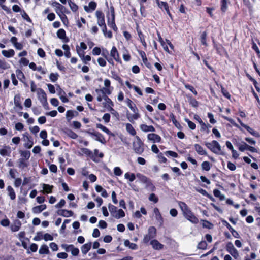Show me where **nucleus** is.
I'll return each instance as SVG.
<instances>
[{
    "label": "nucleus",
    "mask_w": 260,
    "mask_h": 260,
    "mask_svg": "<svg viewBox=\"0 0 260 260\" xmlns=\"http://www.w3.org/2000/svg\"><path fill=\"white\" fill-rule=\"evenodd\" d=\"M202 226L208 229H212L213 228V224L210 221L205 220H203Z\"/></svg>",
    "instance_id": "obj_59"
},
{
    "label": "nucleus",
    "mask_w": 260,
    "mask_h": 260,
    "mask_svg": "<svg viewBox=\"0 0 260 260\" xmlns=\"http://www.w3.org/2000/svg\"><path fill=\"white\" fill-rule=\"evenodd\" d=\"M46 208V205L45 204H42L34 207L32 208V212L34 213H39L45 210Z\"/></svg>",
    "instance_id": "obj_39"
},
{
    "label": "nucleus",
    "mask_w": 260,
    "mask_h": 260,
    "mask_svg": "<svg viewBox=\"0 0 260 260\" xmlns=\"http://www.w3.org/2000/svg\"><path fill=\"white\" fill-rule=\"evenodd\" d=\"M2 53L4 56L9 58L13 57L14 55L15 52L13 49H10L9 50H3L2 51Z\"/></svg>",
    "instance_id": "obj_42"
},
{
    "label": "nucleus",
    "mask_w": 260,
    "mask_h": 260,
    "mask_svg": "<svg viewBox=\"0 0 260 260\" xmlns=\"http://www.w3.org/2000/svg\"><path fill=\"white\" fill-rule=\"evenodd\" d=\"M37 96L39 100L41 103L43 102V101H45L46 99H47V95L44 91V90L39 88L37 89Z\"/></svg>",
    "instance_id": "obj_20"
},
{
    "label": "nucleus",
    "mask_w": 260,
    "mask_h": 260,
    "mask_svg": "<svg viewBox=\"0 0 260 260\" xmlns=\"http://www.w3.org/2000/svg\"><path fill=\"white\" fill-rule=\"evenodd\" d=\"M7 190L8 191V194L10 199L12 200H15L16 198V194L12 187L11 186H8L7 188Z\"/></svg>",
    "instance_id": "obj_44"
},
{
    "label": "nucleus",
    "mask_w": 260,
    "mask_h": 260,
    "mask_svg": "<svg viewBox=\"0 0 260 260\" xmlns=\"http://www.w3.org/2000/svg\"><path fill=\"white\" fill-rule=\"evenodd\" d=\"M96 6L97 4L96 2L94 1H91L89 3V7L87 6H84V9L86 12H90V9H91V11L95 10Z\"/></svg>",
    "instance_id": "obj_31"
},
{
    "label": "nucleus",
    "mask_w": 260,
    "mask_h": 260,
    "mask_svg": "<svg viewBox=\"0 0 260 260\" xmlns=\"http://www.w3.org/2000/svg\"><path fill=\"white\" fill-rule=\"evenodd\" d=\"M11 152L9 146H5L4 148L0 149V155L2 156H10Z\"/></svg>",
    "instance_id": "obj_26"
},
{
    "label": "nucleus",
    "mask_w": 260,
    "mask_h": 260,
    "mask_svg": "<svg viewBox=\"0 0 260 260\" xmlns=\"http://www.w3.org/2000/svg\"><path fill=\"white\" fill-rule=\"evenodd\" d=\"M126 102L127 106L134 113L131 117H128V119L129 121L132 122L133 119L135 120L138 119L140 117V115L139 113V110L136 105V104L129 98H127Z\"/></svg>",
    "instance_id": "obj_3"
},
{
    "label": "nucleus",
    "mask_w": 260,
    "mask_h": 260,
    "mask_svg": "<svg viewBox=\"0 0 260 260\" xmlns=\"http://www.w3.org/2000/svg\"><path fill=\"white\" fill-rule=\"evenodd\" d=\"M238 150L241 152H244L245 150H248L249 145L245 142L242 141L241 143H238L237 144Z\"/></svg>",
    "instance_id": "obj_38"
},
{
    "label": "nucleus",
    "mask_w": 260,
    "mask_h": 260,
    "mask_svg": "<svg viewBox=\"0 0 260 260\" xmlns=\"http://www.w3.org/2000/svg\"><path fill=\"white\" fill-rule=\"evenodd\" d=\"M246 76L250 81L252 82L256 91L258 92H260V88L258 86V83L256 81V80L255 79H254L253 77H252V76L248 73H246Z\"/></svg>",
    "instance_id": "obj_34"
},
{
    "label": "nucleus",
    "mask_w": 260,
    "mask_h": 260,
    "mask_svg": "<svg viewBox=\"0 0 260 260\" xmlns=\"http://www.w3.org/2000/svg\"><path fill=\"white\" fill-rule=\"evenodd\" d=\"M226 250L235 258H237L239 256L237 250L234 247L231 242H229L226 245Z\"/></svg>",
    "instance_id": "obj_9"
},
{
    "label": "nucleus",
    "mask_w": 260,
    "mask_h": 260,
    "mask_svg": "<svg viewBox=\"0 0 260 260\" xmlns=\"http://www.w3.org/2000/svg\"><path fill=\"white\" fill-rule=\"evenodd\" d=\"M157 6L161 11H165L171 20H173V15L170 12L169 4L167 2L161 1Z\"/></svg>",
    "instance_id": "obj_11"
},
{
    "label": "nucleus",
    "mask_w": 260,
    "mask_h": 260,
    "mask_svg": "<svg viewBox=\"0 0 260 260\" xmlns=\"http://www.w3.org/2000/svg\"><path fill=\"white\" fill-rule=\"evenodd\" d=\"M124 244L125 246L128 247L129 248L132 250H136L138 249V245L133 243H131L128 240H125L124 242Z\"/></svg>",
    "instance_id": "obj_43"
},
{
    "label": "nucleus",
    "mask_w": 260,
    "mask_h": 260,
    "mask_svg": "<svg viewBox=\"0 0 260 260\" xmlns=\"http://www.w3.org/2000/svg\"><path fill=\"white\" fill-rule=\"evenodd\" d=\"M96 127L97 128H99V129H101L104 132L106 133L107 135H113V134L112 133V132L108 128H107L106 126L103 125L101 123H96Z\"/></svg>",
    "instance_id": "obj_41"
},
{
    "label": "nucleus",
    "mask_w": 260,
    "mask_h": 260,
    "mask_svg": "<svg viewBox=\"0 0 260 260\" xmlns=\"http://www.w3.org/2000/svg\"><path fill=\"white\" fill-rule=\"evenodd\" d=\"M56 213L60 216L63 217H71L73 215V212L71 210L66 209H59L57 211Z\"/></svg>",
    "instance_id": "obj_18"
},
{
    "label": "nucleus",
    "mask_w": 260,
    "mask_h": 260,
    "mask_svg": "<svg viewBox=\"0 0 260 260\" xmlns=\"http://www.w3.org/2000/svg\"><path fill=\"white\" fill-rule=\"evenodd\" d=\"M140 129L144 132H154L155 128L152 125H147L145 124H142L140 125Z\"/></svg>",
    "instance_id": "obj_23"
},
{
    "label": "nucleus",
    "mask_w": 260,
    "mask_h": 260,
    "mask_svg": "<svg viewBox=\"0 0 260 260\" xmlns=\"http://www.w3.org/2000/svg\"><path fill=\"white\" fill-rule=\"evenodd\" d=\"M111 73L112 75L111 77L113 79L118 81L121 85H123V80L115 71H112Z\"/></svg>",
    "instance_id": "obj_40"
},
{
    "label": "nucleus",
    "mask_w": 260,
    "mask_h": 260,
    "mask_svg": "<svg viewBox=\"0 0 260 260\" xmlns=\"http://www.w3.org/2000/svg\"><path fill=\"white\" fill-rule=\"evenodd\" d=\"M208 244L206 241H200L197 246V248L199 249L205 250L207 248Z\"/></svg>",
    "instance_id": "obj_55"
},
{
    "label": "nucleus",
    "mask_w": 260,
    "mask_h": 260,
    "mask_svg": "<svg viewBox=\"0 0 260 260\" xmlns=\"http://www.w3.org/2000/svg\"><path fill=\"white\" fill-rule=\"evenodd\" d=\"M178 205L181 209L183 214L185 218H187L188 216L193 213L185 202L179 201Z\"/></svg>",
    "instance_id": "obj_8"
},
{
    "label": "nucleus",
    "mask_w": 260,
    "mask_h": 260,
    "mask_svg": "<svg viewBox=\"0 0 260 260\" xmlns=\"http://www.w3.org/2000/svg\"><path fill=\"white\" fill-rule=\"evenodd\" d=\"M64 248L66 251L69 252L71 251V253L73 256H77L79 253V249L75 247V246L72 244L69 245H65Z\"/></svg>",
    "instance_id": "obj_16"
},
{
    "label": "nucleus",
    "mask_w": 260,
    "mask_h": 260,
    "mask_svg": "<svg viewBox=\"0 0 260 260\" xmlns=\"http://www.w3.org/2000/svg\"><path fill=\"white\" fill-rule=\"evenodd\" d=\"M170 118L171 119L173 123L177 128L180 131L182 129L183 127L182 126L181 124L177 121V120L176 119L175 115L173 113H171L170 114Z\"/></svg>",
    "instance_id": "obj_24"
},
{
    "label": "nucleus",
    "mask_w": 260,
    "mask_h": 260,
    "mask_svg": "<svg viewBox=\"0 0 260 260\" xmlns=\"http://www.w3.org/2000/svg\"><path fill=\"white\" fill-rule=\"evenodd\" d=\"M157 158L159 163H166L167 161V158L164 156V154L162 152L158 153L157 155Z\"/></svg>",
    "instance_id": "obj_63"
},
{
    "label": "nucleus",
    "mask_w": 260,
    "mask_h": 260,
    "mask_svg": "<svg viewBox=\"0 0 260 260\" xmlns=\"http://www.w3.org/2000/svg\"><path fill=\"white\" fill-rule=\"evenodd\" d=\"M64 133L68 137L73 139H76L78 137L77 134L69 128L66 129Z\"/></svg>",
    "instance_id": "obj_28"
},
{
    "label": "nucleus",
    "mask_w": 260,
    "mask_h": 260,
    "mask_svg": "<svg viewBox=\"0 0 260 260\" xmlns=\"http://www.w3.org/2000/svg\"><path fill=\"white\" fill-rule=\"evenodd\" d=\"M100 27L102 28V32L105 37L109 39H111L113 37V34L112 31L110 30L107 31V28L106 24Z\"/></svg>",
    "instance_id": "obj_29"
},
{
    "label": "nucleus",
    "mask_w": 260,
    "mask_h": 260,
    "mask_svg": "<svg viewBox=\"0 0 260 260\" xmlns=\"http://www.w3.org/2000/svg\"><path fill=\"white\" fill-rule=\"evenodd\" d=\"M230 3L229 0H220V10L222 13H224L227 11Z\"/></svg>",
    "instance_id": "obj_22"
},
{
    "label": "nucleus",
    "mask_w": 260,
    "mask_h": 260,
    "mask_svg": "<svg viewBox=\"0 0 260 260\" xmlns=\"http://www.w3.org/2000/svg\"><path fill=\"white\" fill-rule=\"evenodd\" d=\"M21 225V222L19 220H17L11 225V230L12 232H17L19 231Z\"/></svg>",
    "instance_id": "obj_35"
},
{
    "label": "nucleus",
    "mask_w": 260,
    "mask_h": 260,
    "mask_svg": "<svg viewBox=\"0 0 260 260\" xmlns=\"http://www.w3.org/2000/svg\"><path fill=\"white\" fill-rule=\"evenodd\" d=\"M207 32L206 31L202 32L200 36V42L202 45L207 46Z\"/></svg>",
    "instance_id": "obj_36"
},
{
    "label": "nucleus",
    "mask_w": 260,
    "mask_h": 260,
    "mask_svg": "<svg viewBox=\"0 0 260 260\" xmlns=\"http://www.w3.org/2000/svg\"><path fill=\"white\" fill-rule=\"evenodd\" d=\"M125 215V212L124 211L120 209L118 211H117V213L114 215V217L117 219H119L120 218L124 217Z\"/></svg>",
    "instance_id": "obj_54"
},
{
    "label": "nucleus",
    "mask_w": 260,
    "mask_h": 260,
    "mask_svg": "<svg viewBox=\"0 0 260 260\" xmlns=\"http://www.w3.org/2000/svg\"><path fill=\"white\" fill-rule=\"evenodd\" d=\"M221 87V92L223 95L226 98L229 100H231V95L230 94V93L228 92V91L224 88V87L222 86H220Z\"/></svg>",
    "instance_id": "obj_56"
},
{
    "label": "nucleus",
    "mask_w": 260,
    "mask_h": 260,
    "mask_svg": "<svg viewBox=\"0 0 260 260\" xmlns=\"http://www.w3.org/2000/svg\"><path fill=\"white\" fill-rule=\"evenodd\" d=\"M178 205L181 209L183 214L185 218H187L188 216L193 213L185 202L179 201Z\"/></svg>",
    "instance_id": "obj_7"
},
{
    "label": "nucleus",
    "mask_w": 260,
    "mask_h": 260,
    "mask_svg": "<svg viewBox=\"0 0 260 260\" xmlns=\"http://www.w3.org/2000/svg\"><path fill=\"white\" fill-rule=\"evenodd\" d=\"M110 56L118 63H122L119 52L115 46H113L110 51Z\"/></svg>",
    "instance_id": "obj_13"
},
{
    "label": "nucleus",
    "mask_w": 260,
    "mask_h": 260,
    "mask_svg": "<svg viewBox=\"0 0 260 260\" xmlns=\"http://www.w3.org/2000/svg\"><path fill=\"white\" fill-rule=\"evenodd\" d=\"M91 242L87 243L83 245L81 247V251L83 254H86L91 248Z\"/></svg>",
    "instance_id": "obj_30"
},
{
    "label": "nucleus",
    "mask_w": 260,
    "mask_h": 260,
    "mask_svg": "<svg viewBox=\"0 0 260 260\" xmlns=\"http://www.w3.org/2000/svg\"><path fill=\"white\" fill-rule=\"evenodd\" d=\"M148 235L150 236L153 238L156 236V229L153 226H150L148 230Z\"/></svg>",
    "instance_id": "obj_48"
},
{
    "label": "nucleus",
    "mask_w": 260,
    "mask_h": 260,
    "mask_svg": "<svg viewBox=\"0 0 260 260\" xmlns=\"http://www.w3.org/2000/svg\"><path fill=\"white\" fill-rule=\"evenodd\" d=\"M184 120H185V122H186L187 123L188 127H189V128L190 129L194 130V129H196V124L194 122H193L192 121H190L188 118H185Z\"/></svg>",
    "instance_id": "obj_64"
},
{
    "label": "nucleus",
    "mask_w": 260,
    "mask_h": 260,
    "mask_svg": "<svg viewBox=\"0 0 260 260\" xmlns=\"http://www.w3.org/2000/svg\"><path fill=\"white\" fill-rule=\"evenodd\" d=\"M201 168L203 170L208 171L211 168V164L209 161H205L202 162Z\"/></svg>",
    "instance_id": "obj_50"
},
{
    "label": "nucleus",
    "mask_w": 260,
    "mask_h": 260,
    "mask_svg": "<svg viewBox=\"0 0 260 260\" xmlns=\"http://www.w3.org/2000/svg\"><path fill=\"white\" fill-rule=\"evenodd\" d=\"M136 30L138 35V40L141 43L144 49H146L147 45L146 42L145 41V36L143 34V32L139 28V26H137V27H136Z\"/></svg>",
    "instance_id": "obj_12"
},
{
    "label": "nucleus",
    "mask_w": 260,
    "mask_h": 260,
    "mask_svg": "<svg viewBox=\"0 0 260 260\" xmlns=\"http://www.w3.org/2000/svg\"><path fill=\"white\" fill-rule=\"evenodd\" d=\"M95 16L97 18V23L100 27L106 24L105 15L102 11L97 10L95 12Z\"/></svg>",
    "instance_id": "obj_10"
},
{
    "label": "nucleus",
    "mask_w": 260,
    "mask_h": 260,
    "mask_svg": "<svg viewBox=\"0 0 260 260\" xmlns=\"http://www.w3.org/2000/svg\"><path fill=\"white\" fill-rule=\"evenodd\" d=\"M56 34L57 37L62 40L63 42L67 43L69 41V38L66 36V31L63 28L58 29Z\"/></svg>",
    "instance_id": "obj_15"
},
{
    "label": "nucleus",
    "mask_w": 260,
    "mask_h": 260,
    "mask_svg": "<svg viewBox=\"0 0 260 260\" xmlns=\"http://www.w3.org/2000/svg\"><path fill=\"white\" fill-rule=\"evenodd\" d=\"M205 146L213 153L217 154H222L221 146L216 140H213L211 142H206Z\"/></svg>",
    "instance_id": "obj_4"
},
{
    "label": "nucleus",
    "mask_w": 260,
    "mask_h": 260,
    "mask_svg": "<svg viewBox=\"0 0 260 260\" xmlns=\"http://www.w3.org/2000/svg\"><path fill=\"white\" fill-rule=\"evenodd\" d=\"M213 45L214 49L216 51L217 54L221 55L223 51L225 50L222 44L216 43L214 40H213Z\"/></svg>",
    "instance_id": "obj_19"
},
{
    "label": "nucleus",
    "mask_w": 260,
    "mask_h": 260,
    "mask_svg": "<svg viewBox=\"0 0 260 260\" xmlns=\"http://www.w3.org/2000/svg\"><path fill=\"white\" fill-rule=\"evenodd\" d=\"M81 151L83 154L89 157L94 162L99 161V159L97 158L98 156L100 158H103L104 157V154L102 152L99 153V151L97 149L94 150L93 153L90 149L86 148H81Z\"/></svg>",
    "instance_id": "obj_1"
},
{
    "label": "nucleus",
    "mask_w": 260,
    "mask_h": 260,
    "mask_svg": "<svg viewBox=\"0 0 260 260\" xmlns=\"http://www.w3.org/2000/svg\"><path fill=\"white\" fill-rule=\"evenodd\" d=\"M110 12L111 13V18H110L107 15V24L115 32L118 31V28L115 24V9L113 6H110Z\"/></svg>",
    "instance_id": "obj_5"
},
{
    "label": "nucleus",
    "mask_w": 260,
    "mask_h": 260,
    "mask_svg": "<svg viewBox=\"0 0 260 260\" xmlns=\"http://www.w3.org/2000/svg\"><path fill=\"white\" fill-rule=\"evenodd\" d=\"M183 84L186 89L189 90L194 95H197L198 92L193 86L186 83H183Z\"/></svg>",
    "instance_id": "obj_52"
},
{
    "label": "nucleus",
    "mask_w": 260,
    "mask_h": 260,
    "mask_svg": "<svg viewBox=\"0 0 260 260\" xmlns=\"http://www.w3.org/2000/svg\"><path fill=\"white\" fill-rule=\"evenodd\" d=\"M29 165V163L27 160L20 158L18 161V166L19 168L24 169L27 168Z\"/></svg>",
    "instance_id": "obj_37"
},
{
    "label": "nucleus",
    "mask_w": 260,
    "mask_h": 260,
    "mask_svg": "<svg viewBox=\"0 0 260 260\" xmlns=\"http://www.w3.org/2000/svg\"><path fill=\"white\" fill-rule=\"evenodd\" d=\"M133 148L135 152L138 154H142L144 151V144L138 136H136L133 142Z\"/></svg>",
    "instance_id": "obj_2"
},
{
    "label": "nucleus",
    "mask_w": 260,
    "mask_h": 260,
    "mask_svg": "<svg viewBox=\"0 0 260 260\" xmlns=\"http://www.w3.org/2000/svg\"><path fill=\"white\" fill-rule=\"evenodd\" d=\"M123 58L126 62L130 61L131 59V56L129 51L126 48H124V50L123 52Z\"/></svg>",
    "instance_id": "obj_49"
},
{
    "label": "nucleus",
    "mask_w": 260,
    "mask_h": 260,
    "mask_svg": "<svg viewBox=\"0 0 260 260\" xmlns=\"http://www.w3.org/2000/svg\"><path fill=\"white\" fill-rule=\"evenodd\" d=\"M238 121L239 122L240 125L245 128L250 134H251L252 136H255L256 137H258L259 136V133L253 129L252 128H251L249 126L243 123L242 121L240 120V118H237Z\"/></svg>",
    "instance_id": "obj_14"
},
{
    "label": "nucleus",
    "mask_w": 260,
    "mask_h": 260,
    "mask_svg": "<svg viewBox=\"0 0 260 260\" xmlns=\"http://www.w3.org/2000/svg\"><path fill=\"white\" fill-rule=\"evenodd\" d=\"M75 116L73 110H68L66 112V117L68 121H70Z\"/></svg>",
    "instance_id": "obj_61"
},
{
    "label": "nucleus",
    "mask_w": 260,
    "mask_h": 260,
    "mask_svg": "<svg viewBox=\"0 0 260 260\" xmlns=\"http://www.w3.org/2000/svg\"><path fill=\"white\" fill-rule=\"evenodd\" d=\"M43 188L44 192L46 193H51L52 192V189L53 188V185H50L47 184H43Z\"/></svg>",
    "instance_id": "obj_46"
},
{
    "label": "nucleus",
    "mask_w": 260,
    "mask_h": 260,
    "mask_svg": "<svg viewBox=\"0 0 260 260\" xmlns=\"http://www.w3.org/2000/svg\"><path fill=\"white\" fill-rule=\"evenodd\" d=\"M19 153L21 156V159L28 160L30 157V152L28 150H20Z\"/></svg>",
    "instance_id": "obj_33"
},
{
    "label": "nucleus",
    "mask_w": 260,
    "mask_h": 260,
    "mask_svg": "<svg viewBox=\"0 0 260 260\" xmlns=\"http://www.w3.org/2000/svg\"><path fill=\"white\" fill-rule=\"evenodd\" d=\"M39 253L40 254H48L49 253V250L48 246L45 244L42 245L39 249Z\"/></svg>",
    "instance_id": "obj_47"
},
{
    "label": "nucleus",
    "mask_w": 260,
    "mask_h": 260,
    "mask_svg": "<svg viewBox=\"0 0 260 260\" xmlns=\"http://www.w3.org/2000/svg\"><path fill=\"white\" fill-rule=\"evenodd\" d=\"M137 176L140 179V180L143 183H147V181L149 180V178H148L147 176L141 174L140 173L137 174Z\"/></svg>",
    "instance_id": "obj_58"
},
{
    "label": "nucleus",
    "mask_w": 260,
    "mask_h": 260,
    "mask_svg": "<svg viewBox=\"0 0 260 260\" xmlns=\"http://www.w3.org/2000/svg\"><path fill=\"white\" fill-rule=\"evenodd\" d=\"M147 138L149 140L153 143L160 142L161 138L159 135L155 133H150L147 135Z\"/></svg>",
    "instance_id": "obj_17"
},
{
    "label": "nucleus",
    "mask_w": 260,
    "mask_h": 260,
    "mask_svg": "<svg viewBox=\"0 0 260 260\" xmlns=\"http://www.w3.org/2000/svg\"><path fill=\"white\" fill-rule=\"evenodd\" d=\"M146 184V187L151 191H154L156 189L155 186L152 183L151 180L149 179Z\"/></svg>",
    "instance_id": "obj_53"
},
{
    "label": "nucleus",
    "mask_w": 260,
    "mask_h": 260,
    "mask_svg": "<svg viewBox=\"0 0 260 260\" xmlns=\"http://www.w3.org/2000/svg\"><path fill=\"white\" fill-rule=\"evenodd\" d=\"M252 49L255 51V52H256V54H257V56L260 58V50L258 48V47H257L256 44L254 42V41L252 40Z\"/></svg>",
    "instance_id": "obj_60"
},
{
    "label": "nucleus",
    "mask_w": 260,
    "mask_h": 260,
    "mask_svg": "<svg viewBox=\"0 0 260 260\" xmlns=\"http://www.w3.org/2000/svg\"><path fill=\"white\" fill-rule=\"evenodd\" d=\"M126 130V131L132 136H136V131L132 126V125L130 123H126L125 124Z\"/></svg>",
    "instance_id": "obj_32"
},
{
    "label": "nucleus",
    "mask_w": 260,
    "mask_h": 260,
    "mask_svg": "<svg viewBox=\"0 0 260 260\" xmlns=\"http://www.w3.org/2000/svg\"><path fill=\"white\" fill-rule=\"evenodd\" d=\"M110 87L103 88L102 89H96L95 92L98 93H101L103 96L107 95L106 94L109 95L111 93V90L110 89Z\"/></svg>",
    "instance_id": "obj_27"
},
{
    "label": "nucleus",
    "mask_w": 260,
    "mask_h": 260,
    "mask_svg": "<svg viewBox=\"0 0 260 260\" xmlns=\"http://www.w3.org/2000/svg\"><path fill=\"white\" fill-rule=\"evenodd\" d=\"M150 244L155 250H161L164 247V245L161 244L157 240L153 239L150 241Z\"/></svg>",
    "instance_id": "obj_21"
},
{
    "label": "nucleus",
    "mask_w": 260,
    "mask_h": 260,
    "mask_svg": "<svg viewBox=\"0 0 260 260\" xmlns=\"http://www.w3.org/2000/svg\"><path fill=\"white\" fill-rule=\"evenodd\" d=\"M194 149L197 153L200 155H207V152L203 149V147L198 144H195L194 145Z\"/></svg>",
    "instance_id": "obj_25"
},
{
    "label": "nucleus",
    "mask_w": 260,
    "mask_h": 260,
    "mask_svg": "<svg viewBox=\"0 0 260 260\" xmlns=\"http://www.w3.org/2000/svg\"><path fill=\"white\" fill-rule=\"evenodd\" d=\"M124 177L126 179H128L130 182L134 181L136 179V176L134 173H130L127 172L125 174Z\"/></svg>",
    "instance_id": "obj_57"
},
{
    "label": "nucleus",
    "mask_w": 260,
    "mask_h": 260,
    "mask_svg": "<svg viewBox=\"0 0 260 260\" xmlns=\"http://www.w3.org/2000/svg\"><path fill=\"white\" fill-rule=\"evenodd\" d=\"M85 133L88 134L92 137H95V140L103 144L106 143L104 136L99 132H91L90 129L85 131Z\"/></svg>",
    "instance_id": "obj_6"
},
{
    "label": "nucleus",
    "mask_w": 260,
    "mask_h": 260,
    "mask_svg": "<svg viewBox=\"0 0 260 260\" xmlns=\"http://www.w3.org/2000/svg\"><path fill=\"white\" fill-rule=\"evenodd\" d=\"M188 220L190 221L191 223L197 224L199 222L198 218L195 216L194 213H192L190 215L188 216L186 218Z\"/></svg>",
    "instance_id": "obj_51"
},
{
    "label": "nucleus",
    "mask_w": 260,
    "mask_h": 260,
    "mask_svg": "<svg viewBox=\"0 0 260 260\" xmlns=\"http://www.w3.org/2000/svg\"><path fill=\"white\" fill-rule=\"evenodd\" d=\"M70 9L74 12H76L78 9V6L70 0L68 1Z\"/></svg>",
    "instance_id": "obj_62"
},
{
    "label": "nucleus",
    "mask_w": 260,
    "mask_h": 260,
    "mask_svg": "<svg viewBox=\"0 0 260 260\" xmlns=\"http://www.w3.org/2000/svg\"><path fill=\"white\" fill-rule=\"evenodd\" d=\"M26 139L27 140V142L24 144V146L26 148L30 149L34 145V142L32 137L29 136H26Z\"/></svg>",
    "instance_id": "obj_45"
}]
</instances>
